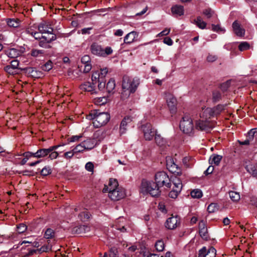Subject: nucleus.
I'll use <instances>...</instances> for the list:
<instances>
[{
  "label": "nucleus",
  "instance_id": "obj_28",
  "mask_svg": "<svg viewBox=\"0 0 257 257\" xmlns=\"http://www.w3.org/2000/svg\"><path fill=\"white\" fill-rule=\"evenodd\" d=\"M155 140L156 144L160 147H166L167 146H169V145L167 144V142L166 140L162 138L160 135H156Z\"/></svg>",
  "mask_w": 257,
  "mask_h": 257
},
{
  "label": "nucleus",
  "instance_id": "obj_23",
  "mask_svg": "<svg viewBox=\"0 0 257 257\" xmlns=\"http://www.w3.org/2000/svg\"><path fill=\"white\" fill-rule=\"evenodd\" d=\"M80 89L84 91L90 92L91 93L95 92L94 84H91L89 82H85L80 86Z\"/></svg>",
  "mask_w": 257,
  "mask_h": 257
},
{
  "label": "nucleus",
  "instance_id": "obj_10",
  "mask_svg": "<svg viewBox=\"0 0 257 257\" xmlns=\"http://www.w3.org/2000/svg\"><path fill=\"white\" fill-rule=\"evenodd\" d=\"M180 224V218L177 215H172L166 222L165 227L168 229H174Z\"/></svg>",
  "mask_w": 257,
  "mask_h": 257
},
{
  "label": "nucleus",
  "instance_id": "obj_25",
  "mask_svg": "<svg viewBox=\"0 0 257 257\" xmlns=\"http://www.w3.org/2000/svg\"><path fill=\"white\" fill-rule=\"evenodd\" d=\"M90 230V227L85 225H80L74 227L72 231L76 234H81L88 232Z\"/></svg>",
  "mask_w": 257,
  "mask_h": 257
},
{
  "label": "nucleus",
  "instance_id": "obj_61",
  "mask_svg": "<svg viewBox=\"0 0 257 257\" xmlns=\"http://www.w3.org/2000/svg\"><path fill=\"white\" fill-rule=\"evenodd\" d=\"M82 137V135L73 136L69 139L70 142L78 141Z\"/></svg>",
  "mask_w": 257,
  "mask_h": 257
},
{
  "label": "nucleus",
  "instance_id": "obj_17",
  "mask_svg": "<svg viewBox=\"0 0 257 257\" xmlns=\"http://www.w3.org/2000/svg\"><path fill=\"white\" fill-rule=\"evenodd\" d=\"M233 31L235 35L238 37H243L245 34V30L241 27V25L237 21H235L232 25Z\"/></svg>",
  "mask_w": 257,
  "mask_h": 257
},
{
  "label": "nucleus",
  "instance_id": "obj_63",
  "mask_svg": "<svg viewBox=\"0 0 257 257\" xmlns=\"http://www.w3.org/2000/svg\"><path fill=\"white\" fill-rule=\"evenodd\" d=\"M48 155H49V158L51 160H53V159H55L57 158V157L58 156V153L57 152H53L52 151L51 153H50V154H49Z\"/></svg>",
  "mask_w": 257,
  "mask_h": 257
},
{
  "label": "nucleus",
  "instance_id": "obj_7",
  "mask_svg": "<svg viewBox=\"0 0 257 257\" xmlns=\"http://www.w3.org/2000/svg\"><path fill=\"white\" fill-rule=\"evenodd\" d=\"M180 128L184 133L191 134L194 130L192 118L188 115L184 116L180 121Z\"/></svg>",
  "mask_w": 257,
  "mask_h": 257
},
{
  "label": "nucleus",
  "instance_id": "obj_9",
  "mask_svg": "<svg viewBox=\"0 0 257 257\" xmlns=\"http://www.w3.org/2000/svg\"><path fill=\"white\" fill-rule=\"evenodd\" d=\"M126 195L125 189L122 187L116 188L108 194L109 197L113 201H117L123 198Z\"/></svg>",
  "mask_w": 257,
  "mask_h": 257
},
{
  "label": "nucleus",
  "instance_id": "obj_50",
  "mask_svg": "<svg viewBox=\"0 0 257 257\" xmlns=\"http://www.w3.org/2000/svg\"><path fill=\"white\" fill-rule=\"evenodd\" d=\"M19 55V52L16 49H10L8 56L12 58L17 57Z\"/></svg>",
  "mask_w": 257,
  "mask_h": 257
},
{
  "label": "nucleus",
  "instance_id": "obj_40",
  "mask_svg": "<svg viewBox=\"0 0 257 257\" xmlns=\"http://www.w3.org/2000/svg\"><path fill=\"white\" fill-rule=\"evenodd\" d=\"M199 234L200 236L204 240H207L208 238V234L207 232V229L206 227L201 228L199 229Z\"/></svg>",
  "mask_w": 257,
  "mask_h": 257
},
{
  "label": "nucleus",
  "instance_id": "obj_33",
  "mask_svg": "<svg viewBox=\"0 0 257 257\" xmlns=\"http://www.w3.org/2000/svg\"><path fill=\"white\" fill-rule=\"evenodd\" d=\"M202 13L207 19H210L211 18H213L214 16L216 17V15L215 14L214 12L211 9L204 10Z\"/></svg>",
  "mask_w": 257,
  "mask_h": 257
},
{
  "label": "nucleus",
  "instance_id": "obj_21",
  "mask_svg": "<svg viewBox=\"0 0 257 257\" xmlns=\"http://www.w3.org/2000/svg\"><path fill=\"white\" fill-rule=\"evenodd\" d=\"M82 143L86 150H89L95 147L97 144V141L95 138H89L82 141Z\"/></svg>",
  "mask_w": 257,
  "mask_h": 257
},
{
  "label": "nucleus",
  "instance_id": "obj_12",
  "mask_svg": "<svg viewBox=\"0 0 257 257\" xmlns=\"http://www.w3.org/2000/svg\"><path fill=\"white\" fill-rule=\"evenodd\" d=\"M166 99L167 105L172 113H174L176 111V105L177 103L176 98L173 94L167 93H166Z\"/></svg>",
  "mask_w": 257,
  "mask_h": 257
},
{
  "label": "nucleus",
  "instance_id": "obj_47",
  "mask_svg": "<svg viewBox=\"0 0 257 257\" xmlns=\"http://www.w3.org/2000/svg\"><path fill=\"white\" fill-rule=\"evenodd\" d=\"M156 249L159 251H162L164 249V243L162 240H158L155 244Z\"/></svg>",
  "mask_w": 257,
  "mask_h": 257
},
{
  "label": "nucleus",
  "instance_id": "obj_64",
  "mask_svg": "<svg viewBox=\"0 0 257 257\" xmlns=\"http://www.w3.org/2000/svg\"><path fill=\"white\" fill-rule=\"evenodd\" d=\"M248 135L251 136H255L257 137V128H254L250 130L248 133Z\"/></svg>",
  "mask_w": 257,
  "mask_h": 257
},
{
  "label": "nucleus",
  "instance_id": "obj_60",
  "mask_svg": "<svg viewBox=\"0 0 257 257\" xmlns=\"http://www.w3.org/2000/svg\"><path fill=\"white\" fill-rule=\"evenodd\" d=\"M217 59V57L216 55L209 54L207 57V60L209 62H213L216 61Z\"/></svg>",
  "mask_w": 257,
  "mask_h": 257
},
{
  "label": "nucleus",
  "instance_id": "obj_44",
  "mask_svg": "<svg viewBox=\"0 0 257 257\" xmlns=\"http://www.w3.org/2000/svg\"><path fill=\"white\" fill-rule=\"evenodd\" d=\"M218 209V206L216 203H211L207 207L209 213H213Z\"/></svg>",
  "mask_w": 257,
  "mask_h": 257
},
{
  "label": "nucleus",
  "instance_id": "obj_43",
  "mask_svg": "<svg viewBox=\"0 0 257 257\" xmlns=\"http://www.w3.org/2000/svg\"><path fill=\"white\" fill-rule=\"evenodd\" d=\"M221 98V94L218 91H214L212 94V99L214 102H217Z\"/></svg>",
  "mask_w": 257,
  "mask_h": 257
},
{
  "label": "nucleus",
  "instance_id": "obj_19",
  "mask_svg": "<svg viewBox=\"0 0 257 257\" xmlns=\"http://www.w3.org/2000/svg\"><path fill=\"white\" fill-rule=\"evenodd\" d=\"M116 188H119L118 187V182L116 180L114 179H110L109 182L108 186H105L103 189V192H108V194L109 192L112 190H115Z\"/></svg>",
  "mask_w": 257,
  "mask_h": 257
},
{
  "label": "nucleus",
  "instance_id": "obj_27",
  "mask_svg": "<svg viewBox=\"0 0 257 257\" xmlns=\"http://www.w3.org/2000/svg\"><path fill=\"white\" fill-rule=\"evenodd\" d=\"M7 25L10 27L18 28L20 26L21 21L18 19L16 18H9L6 19Z\"/></svg>",
  "mask_w": 257,
  "mask_h": 257
},
{
  "label": "nucleus",
  "instance_id": "obj_39",
  "mask_svg": "<svg viewBox=\"0 0 257 257\" xmlns=\"http://www.w3.org/2000/svg\"><path fill=\"white\" fill-rule=\"evenodd\" d=\"M249 44L247 42H242L238 45V49L240 51L247 50L249 49Z\"/></svg>",
  "mask_w": 257,
  "mask_h": 257
},
{
  "label": "nucleus",
  "instance_id": "obj_56",
  "mask_svg": "<svg viewBox=\"0 0 257 257\" xmlns=\"http://www.w3.org/2000/svg\"><path fill=\"white\" fill-rule=\"evenodd\" d=\"M249 172L253 177L257 178V164L255 167L250 168Z\"/></svg>",
  "mask_w": 257,
  "mask_h": 257
},
{
  "label": "nucleus",
  "instance_id": "obj_29",
  "mask_svg": "<svg viewBox=\"0 0 257 257\" xmlns=\"http://www.w3.org/2000/svg\"><path fill=\"white\" fill-rule=\"evenodd\" d=\"M50 154L49 150L48 149H39L34 154V157L37 158H43Z\"/></svg>",
  "mask_w": 257,
  "mask_h": 257
},
{
  "label": "nucleus",
  "instance_id": "obj_53",
  "mask_svg": "<svg viewBox=\"0 0 257 257\" xmlns=\"http://www.w3.org/2000/svg\"><path fill=\"white\" fill-rule=\"evenodd\" d=\"M107 101V98L106 97H100L95 100V103L97 105H103Z\"/></svg>",
  "mask_w": 257,
  "mask_h": 257
},
{
  "label": "nucleus",
  "instance_id": "obj_57",
  "mask_svg": "<svg viewBox=\"0 0 257 257\" xmlns=\"http://www.w3.org/2000/svg\"><path fill=\"white\" fill-rule=\"evenodd\" d=\"M81 62L84 65L86 64H90V58L88 55H84L81 58Z\"/></svg>",
  "mask_w": 257,
  "mask_h": 257
},
{
  "label": "nucleus",
  "instance_id": "obj_51",
  "mask_svg": "<svg viewBox=\"0 0 257 257\" xmlns=\"http://www.w3.org/2000/svg\"><path fill=\"white\" fill-rule=\"evenodd\" d=\"M41 175L43 176H47L51 173V169L50 167L46 166L42 169L41 172Z\"/></svg>",
  "mask_w": 257,
  "mask_h": 257
},
{
  "label": "nucleus",
  "instance_id": "obj_45",
  "mask_svg": "<svg viewBox=\"0 0 257 257\" xmlns=\"http://www.w3.org/2000/svg\"><path fill=\"white\" fill-rule=\"evenodd\" d=\"M84 150H86L85 148H84V145H83L82 142L80 143L79 145L76 146L73 149V151L75 153H80L82 152Z\"/></svg>",
  "mask_w": 257,
  "mask_h": 257
},
{
  "label": "nucleus",
  "instance_id": "obj_16",
  "mask_svg": "<svg viewBox=\"0 0 257 257\" xmlns=\"http://www.w3.org/2000/svg\"><path fill=\"white\" fill-rule=\"evenodd\" d=\"M212 127L211 124L208 121L198 120L196 122L195 128L198 130L209 132Z\"/></svg>",
  "mask_w": 257,
  "mask_h": 257
},
{
  "label": "nucleus",
  "instance_id": "obj_42",
  "mask_svg": "<svg viewBox=\"0 0 257 257\" xmlns=\"http://www.w3.org/2000/svg\"><path fill=\"white\" fill-rule=\"evenodd\" d=\"M5 70L6 72H7L8 74L10 75H15L16 74L18 73V71L16 70L15 69L13 68V67H11L9 65L6 66L5 68Z\"/></svg>",
  "mask_w": 257,
  "mask_h": 257
},
{
  "label": "nucleus",
  "instance_id": "obj_8",
  "mask_svg": "<svg viewBox=\"0 0 257 257\" xmlns=\"http://www.w3.org/2000/svg\"><path fill=\"white\" fill-rule=\"evenodd\" d=\"M142 130L146 140L150 141L153 139L154 136L157 135L156 131L153 128L152 125L150 123H146L142 125Z\"/></svg>",
  "mask_w": 257,
  "mask_h": 257
},
{
  "label": "nucleus",
  "instance_id": "obj_4",
  "mask_svg": "<svg viewBox=\"0 0 257 257\" xmlns=\"http://www.w3.org/2000/svg\"><path fill=\"white\" fill-rule=\"evenodd\" d=\"M88 117L93 120V125L97 128L106 124L110 119L109 114L107 112H101L98 110L92 111Z\"/></svg>",
  "mask_w": 257,
  "mask_h": 257
},
{
  "label": "nucleus",
  "instance_id": "obj_55",
  "mask_svg": "<svg viewBox=\"0 0 257 257\" xmlns=\"http://www.w3.org/2000/svg\"><path fill=\"white\" fill-rule=\"evenodd\" d=\"M17 229L18 232L19 233H22L24 232L26 230L27 226L24 224H20L18 226Z\"/></svg>",
  "mask_w": 257,
  "mask_h": 257
},
{
  "label": "nucleus",
  "instance_id": "obj_54",
  "mask_svg": "<svg viewBox=\"0 0 257 257\" xmlns=\"http://www.w3.org/2000/svg\"><path fill=\"white\" fill-rule=\"evenodd\" d=\"M86 170L90 172H93L94 169V165L91 162H87L85 166Z\"/></svg>",
  "mask_w": 257,
  "mask_h": 257
},
{
  "label": "nucleus",
  "instance_id": "obj_24",
  "mask_svg": "<svg viewBox=\"0 0 257 257\" xmlns=\"http://www.w3.org/2000/svg\"><path fill=\"white\" fill-rule=\"evenodd\" d=\"M138 37V34L136 32L132 31L128 33L124 38V42L126 44H131L134 42L135 39Z\"/></svg>",
  "mask_w": 257,
  "mask_h": 257
},
{
  "label": "nucleus",
  "instance_id": "obj_62",
  "mask_svg": "<svg viewBox=\"0 0 257 257\" xmlns=\"http://www.w3.org/2000/svg\"><path fill=\"white\" fill-rule=\"evenodd\" d=\"M74 153H75V152H74V151L72 150V151L66 152L64 153V157L66 159H70L73 156Z\"/></svg>",
  "mask_w": 257,
  "mask_h": 257
},
{
  "label": "nucleus",
  "instance_id": "obj_13",
  "mask_svg": "<svg viewBox=\"0 0 257 257\" xmlns=\"http://www.w3.org/2000/svg\"><path fill=\"white\" fill-rule=\"evenodd\" d=\"M38 30L40 33L48 34L51 36L54 35L53 34V29L51 27L50 24L46 22H43L39 24L38 26Z\"/></svg>",
  "mask_w": 257,
  "mask_h": 257
},
{
  "label": "nucleus",
  "instance_id": "obj_34",
  "mask_svg": "<svg viewBox=\"0 0 257 257\" xmlns=\"http://www.w3.org/2000/svg\"><path fill=\"white\" fill-rule=\"evenodd\" d=\"M115 86V83L114 80L111 79L107 83L106 85V89L108 93L112 92L114 89Z\"/></svg>",
  "mask_w": 257,
  "mask_h": 257
},
{
  "label": "nucleus",
  "instance_id": "obj_37",
  "mask_svg": "<svg viewBox=\"0 0 257 257\" xmlns=\"http://www.w3.org/2000/svg\"><path fill=\"white\" fill-rule=\"evenodd\" d=\"M44 52L45 51L43 50L33 49L31 51V55L34 57H39L43 56L44 54Z\"/></svg>",
  "mask_w": 257,
  "mask_h": 257
},
{
  "label": "nucleus",
  "instance_id": "obj_18",
  "mask_svg": "<svg viewBox=\"0 0 257 257\" xmlns=\"http://www.w3.org/2000/svg\"><path fill=\"white\" fill-rule=\"evenodd\" d=\"M74 210L76 212L80 211V213L79 214V217L82 221H86L90 218V215L85 209L78 206L75 207Z\"/></svg>",
  "mask_w": 257,
  "mask_h": 257
},
{
  "label": "nucleus",
  "instance_id": "obj_30",
  "mask_svg": "<svg viewBox=\"0 0 257 257\" xmlns=\"http://www.w3.org/2000/svg\"><path fill=\"white\" fill-rule=\"evenodd\" d=\"M171 11L173 14H176L179 16L183 15L184 11V7L180 5L173 6Z\"/></svg>",
  "mask_w": 257,
  "mask_h": 257
},
{
  "label": "nucleus",
  "instance_id": "obj_38",
  "mask_svg": "<svg viewBox=\"0 0 257 257\" xmlns=\"http://www.w3.org/2000/svg\"><path fill=\"white\" fill-rule=\"evenodd\" d=\"M229 195L230 199L233 201H237L240 199V195L238 193L235 191H230L229 192Z\"/></svg>",
  "mask_w": 257,
  "mask_h": 257
},
{
  "label": "nucleus",
  "instance_id": "obj_6",
  "mask_svg": "<svg viewBox=\"0 0 257 257\" xmlns=\"http://www.w3.org/2000/svg\"><path fill=\"white\" fill-rule=\"evenodd\" d=\"M125 222V219L124 218L120 217L112 225L110 231L114 233V235H118L119 232H125L127 231Z\"/></svg>",
  "mask_w": 257,
  "mask_h": 257
},
{
  "label": "nucleus",
  "instance_id": "obj_2",
  "mask_svg": "<svg viewBox=\"0 0 257 257\" xmlns=\"http://www.w3.org/2000/svg\"><path fill=\"white\" fill-rule=\"evenodd\" d=\"M140 83V79L137 77L132 78L126 75L124 76L122 81V98H127L132 93H135Z\"/></svg>",
  "mask_w": 257,
  "mask_h": 257
},
{
  "label": "nucleus",
  "instance_id": "obj_48",
  "mask_svg": "<svg viewBox=\"0 0 257 257\" xmlns=\"http://www.w3.org/2000/svg\"><path fill=\"white\" fill-rule=\"evenodd\" d=\"M41 68L43 70L48 71L52 68V63L49 61L46 62L44 65H42Z\"/></svg>",
  "mask_w": 257,
  "mask_h": 257
},
{
  "label": "nucleus",
  "instance_id": "obj_15",
  "mask_svg": "<svg viewBox=\"0 0 257 257\" xmlns=\"http://www.w3.org/2000/svg\"><path fill=\"white\" fill-rule=\"evenodd\" d=\"M166 166L170 172L177 174L180 173V169L171 157H166Z\"/></svg>",
  "mask_w": 257,
  "mask_h": 257
},
{
  "label": "nucleus",
  "instance_id": "obj_32",
  "mask_svg": "<svg viewBox=\"0 0 257 257\" xmlns=\"http://www.w3.org/2000/svg\"><path fill=\"white\" fill-rule=\"evenodd\" d=\"M194 23L201 29H204L207 25V23L203 21L202 18L200 16L197 17L196 19L194 20Z\"/></svg>",
  "mask_w": 257,
  "mask_h": 257
},
{
  "label": "nucleus",
  "instance_id": "obj_49",
  "mask_svg": "<svg viewBox=\"0 0 257 257\" xmlns=\"http://www.w3.org/2000/svg\"><path fill=\"white\" fill-rule=\"evenodd\" d=\"M212 30L216 32H221L222 33H224L225 31V30L220 27L219 25H215L214 24H212Z\"/></svg>",
  "mask_w": 257,
  "mask_h": 257
},
{
  "label": "nucleus",
  "instance_id": "obj_14",
  "mask_svg": "<svg viewBox=\"0 0 257 257\" xmlns=\"http://www.w3.org/2000/svg\"><path fill=\"white\" fill-rule=\"evenodd\" d=\"M216 250L211 247L207 249L206 247H203L198 251V257H215Z\"/></svg>",
  "mask_w": 257,
  "mask_h": 257
},
{
  "label": "nucleus",
  "instance_id": "obj_22",
  "mask_svg": "<svg viewBox=\"0 0 257 257\" xmlns=\"http://www.w3.org/2000/svg\"><path fill=\"white\" fill-rule=\"evenodd\" d=\"M25 71L29 76L33 78H39L42 75L41 71H38L33 67L26 68Z\"/></svg>",
  "mask_w": 257,
  "mask_h": 257
},
{
  "label": "nucleus",
  "instance_id": "obj_36",
  "mask_svg": "<svg viewBox=\"0 0 257 257\" xmlns=\"http://www.w3.org/2000/svg\"><path fill=\"white\" fill-rule=\"evenodd\" d=\"M190 195L194 198H200L202 196V192L200 189H194L191 192Z\"/></svg>",
  "mask_w": 257,
  "mask_h": 257
},
{
  "label": "nucleus",
  "instance_id": "obj_52",
  "mask_svg": "<svg viewBox=\"0 0 257 257\" xmlns=\"http://www.w3.org/2000/svg\"><path fill=\"white\" fill-rule=\"evenodd\" d=\"M230 81L228 80L221 84L220 89H221V90L222 91L225 92L228 89V88L230 86Z\"/></svg>",
  "mask_w": 257,
  "mask_h": 257
},
{
  "label": "nucleus",
  "instance_id": "obj_26",
  "mask_svg": "<svg viewBox=\"0 0 257 257\" xmlns=\"http://www.w3.org/2000/svg\"><path fill=\"white\" fill-rule=\"evenodd\" d=\"M132 121V119L130 117L127 116L124 117L120 125V133L121 134H124L126 130V126L128 123Z\"/></svg>",
  "mask_w": 257,
  "mask_h": 257
},
{
  "label": "nucleus",
  "instance_id": "obj_41",
  "mask_svg": "<svg viewBox=\"0 0 257 257\" xmlns=\"http://www.w3.org/2000/svg\"><path fill=\"white\" fill-rule=\"evenodd\" d=\"M101 76L100 75V73L99 71H95L93 73L91 76V80L93 83L94 84L97 81H99V80H101L100 78Z\"/></svg>",
  "mask_w": 257,
  "mask_h": 257
},
{
  "label": "nucleus",
  "instance_id": "obj_59",
  "mask_svg": "<svg viewBox=\"0 0 257 257\" xmlns=\"http://www.w3.org/2000/svg\"><path fill=\"white\" fill-rule=\"evenodd\" d=\"M19 62L17 60H14L11 61L10 65H9L11 67H13V68L15 69L17 71H18V66H19Z\"/></svg>",
  "mask_w": 257,
  "mask_h": 257
},
{
  "label": "nucleus",
  "instance_id": "obj_31",
  "mask_svg": "<svg viewBox=\"0 0 257 257\" xmlns=\"http://www.w3.org/2000/svg\"><path fill=\"white\" fill-rule=\"evenodd\" d=\"M222 158V157L220 155L215 154L212 155L209 159L210 164L211 165L214 164L216 166H218Z\"/></svg>",
  "mask_w": 257,
  "mask_h": 257
},
{
  "label": "nucleus",
  "instance_id": "obj_3",
  "mask_svg": "<svg viewBox=\"0 0 257 257\" xmlns=\"http://www.w3.org/2000/svg\"><path fill=\"white\" fill-rule=\"evenodd\" d=\"M140 192L143 194H149L153 197L158 196L161 193L160 188L155 182L145 179L142 181Z\"/></svg>",
  "mask_w": 257,
  "mask_h": 257
},
{
  "label": "nucleus",
  "instance_id": "obj_1",
  "mask_svg": "<svg viewBox=\"0 0 257 257\" xmlns=\"http://www.w3.org/2000/svg\"><path fill=\"white\" fill-rule=\"evenodd\" d=\"M155 183L159 188L165 186L167 188L171 189V191L169 193V196L173 199L177 197L183 186L181 181L179 178L175 177L170 179L167 173L164 171L156 173Z\"/></svg>",
  "mask_w": 257,
  "mask_h": 257
},
{
  "label": "nucleus",
  "instance_id": "obj_5",
  "mask_svg": "<svg viewBox=\"0 0 257 257\" xmlns=\"http://www.w3.org/2000/svg\"><path fill=\"white\" fill-rule=\"evenodd\" d=\"M90 51L93 55L106 57L112 53V49L110 47H107L103 49L101 46L97 43H93L90 46Z\"/></svg>",
  "mask_w": 257,
  "mask_h": 257
},
{
  "label": "nucleus",
  "instance_id": "obj_46",
  "mask_svg": "<svg viewBox=\"0 0 257 257\" xmlns=\"http://www.w3.org/2000/svg\"><path fill=\"white\" fill-rule=\"evenodd\" d=\"M109 257H118L117 249L115 247H111L109 250Z\"/></svg>",
  "mask_w": 257,
  "mask_h": 257
},
{
  "label": "nucleus",
  "instance_id": "obj_35",
  "mask_svg": "<svg viewBox=\"0 0 257 257\" xmlns=\"http://www.w3.org/2000/svg\"><path fill=\"white\" fill-rule=\"evenodd\" d=\"M55 232L53 229L51 228H47L44 234V237L46 239L52 238L55 236Z\"/></svg>",
  "mask_w": 257,
  "mask_h": 257
},
{
  "label": "nucleus",
  "instance_id": "obj_58",
  "mask_svg": "<svg viewBox=\"0 0 257 257\" xmlns=\"http://www.w3.org/2000/svg\"><path fill=\"white\" fill-rule=\"evenodd\" d=\"M98 87L99 90H102L105 87V79L99 80Z\"/></svg>",
  "mask_w": 257,
  "mask_h": 257
},
{
  "label": "nucleus",
  "instance_id": "obj_11",
  "mask_svg": "<svg viewBox=\"0 0 257 257\" xmlns=\"http://www.w3.org/2000/svg\"><path fill=\"white\" fill-rule=\"evenodd\" d=\"M226 106V104H218L213 108H207L205 109L204 112L208 114L209 117L214 116L220 114L224 109Z\"/></svg>",
  "mask_w": 257,
  "mask_h": 257
},
{
  "label": "nucleus",
  "instance_id": "obj_20",
  "mask_svg": "<svg viewBox=\"0 0 257 257\" xmlns=\"http://www.w3.org/2000/svg\"><path fill=\"white\" fill-rule=\"evenodd\" d=\"M56 39L55 35H53L51 36H46L45 35H41V38L40 39L39 45L41 47H45L47 43H50L51 42Z\"/></svg>",
  "mask_w": 257,
  "mask_h": 257
}]
</instances>
